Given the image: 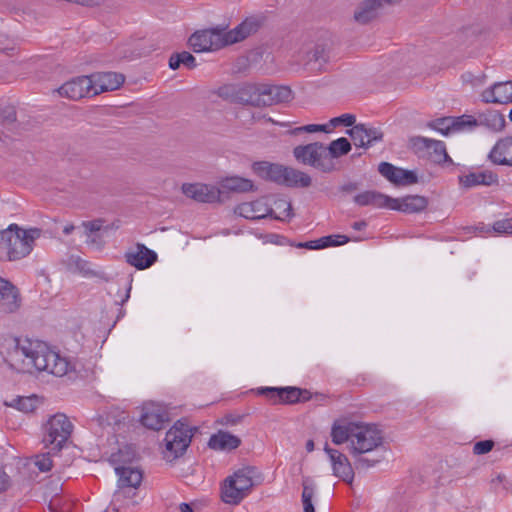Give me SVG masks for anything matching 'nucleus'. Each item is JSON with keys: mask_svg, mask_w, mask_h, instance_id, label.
<instances>
[{"mask_svg": "<svg viewBox=\"0 0 512 512\" xmlns=\"http://www.w3.org/2000/svg\"><path fill=\"white\" fill-rule=\"evenodd\" d=\"M221 188L225 191L244 193L254 190V184L250 179L232 176L221 182Z\"/></svg>", "mask_w": 512, "mask_h": 512, "instance_id": "nucleus-36", "label": "nucleus"}, {"mask_svg": "<svg viewBox=\"0 0 512 512\" xmlns=\"http://www.w3.org/2000/svg\"><path fill=\"white\" fill-rule=\"evenodd\" d=\"M311 177L297 169L287 167L282 185L287 187H301L306 188L311 185Z\"/></svg>", "mask_w": 512, "mask_h": 512, "instance_id": "nucleus-34", "label": "nucleus"}, {"mask_svg": "<svg viewBox=\"0 0 512 512\" xmlns=\"http://www.w3.org/2000/svg\"><path fill=\"white\" fill-rule=\"evenodd\" d=\"M299 132H307V133H314V132H324V133H330L328 123L326 124H309L305 126L298 127L294 130V133Z\"/></svg>", "mask_w": 512, "mask_h": 512, "instance_id": "nucleus-50", "label": "nucleus"}, {"mask_svg": "<svg viewBox=\"0 0 512 512\" xmlns=\"http://www.w3.org/2000/svg\"><path fill=\"white\" fill-rule=\"evenodd\" d=\"M339 126L351 127L352 126V114H343L338 117H334L330 119L328 122L329 131L331 132L333 129ZM346 134L352 137V128H348L346 130Z\"/></svg>", "mask_w": 512, "mask_h": 512, "instance_id": "nucleus-43", "label": "nucleus"}, {"mask_svg": "<svg viewBox=\"0 0 512 512\" xmlns=\"http://www.w3.org/2000/svg\"><path fill=\"white\" fill-rule=\"evenodd\" d=\"M241 440L239 437L230 434L229 432L219 431L210 437L208 445L215 450H233L240 446Z\"/></svg>", "mask_w": 512, "mask_h": 512, "instance_id": "nucleus-31", "label": "nucleus"}, {"mask_svg": "<svg viewBox=\"0 0 512 512\" xmlns=\"http://www.w3.org/2000/svg\"><path fill=\"white\" fill-rule=\"evenodd\" d=\"M382 138L383 133L379 129L354 122V146L368 148L373 142L381 141Z\"/></svg>", "mask_w": 512, "mask_h": 512, "instance_id": "nucleus-29", "label": "nucleus"}, {"mask_svg": "<svg viewBox=\"0 0 512 512\" xmlns=\"http://www.w3.org/2000/svg\"><path fill=\"white\" fill-rule=\"evenodd\" d=\"M179 509L181 512H193L192 507L188 503H181Z\"/></svg>", "mask_w": 512, "mask_h": 512, "instance_id": "nucleus-61", "label": "nucleus"}, {"mask_svg": "<svg viewBox=\"0 0 512 512\" xmlns=\"http://www.w3.org/2000/svg\"><path fill=\"white\" fill-rule=\"evenodd\" d=\"M0 355L11 370L19 373L45 371L62 377L71 368L69 361L45 343L0 335Z\"/></svg>", "mask_w": 512, "mask_h": 512, "instance_id": "nucleus-1", "label": "nucleus"}, {"mask_svg": "<svg viewBox=\"0 0 512 512\" xmlns=\"http://www.w3.org/2000/svg\"><path fill=\"white\" fill-rule=\"evenodd\" d=\"M324 450L331 461L333 474L343 479L347 484L352 485V476H350L351 464L348 457L340 451L330 448L328 444L325 445Z\"/></svg>", "mask_w": 512, "mask_h": 512, "instance_id": "nucleus-21", "label": "nucleus"}, {"mask_svg": "<svg viewBox=\"0 0 512 512\" xmlns=\"http://www.w3.org/2000/svg\"><path fill=\"white\" fill-rule=\"evenodd\" d=\"M295 158L304 163L311 165L324 172L333 169V163L326 159V147L320 142L310 143L304 146H297L294 148Z\"/></svg>", "mask_w": 512, "mask_h": 512, "instance_id": "nucleus-8", "label": "nucleus"}, {"mask_svg": "<svg viewBox=\"0 0 512 512\" xmlns=\"http://www.w3.org/2000/svg\"><path fill=\"white\" fill-rule=\"evenodd\" d=\"M103 220L96 219L93 221L83 222L82 226L85 229V234H97L102 228Z\"/></svg>", "mask_w": 512, "mask_h": 512, "instance_id": "nucleus-54", "label": "nucleus"}, {"mask_svg": "<svg viewBox=\"0 0 512 512\" xmlns=\"http://www.w3.org/2000/svg\"><path fill=\"white\" fill-rule=\"evenodd\" d=\"M4 404L6 406L16 408L24 413H30L36 409L37 399L34 396L17 397L10 402L5 401Z\"/></svg>", "mask_w": 512, "mask_h": 512, "instance_id": "nucleus-40", "label": "nucleus"}, {"mask_svg": "<svg viewBox=\"0 0 512 512\" xmlns=\"http://www.w3.org/2000/svg\"><path fill=\"white\" fill-rule=\"evenodd\" d=\"M263 83H243L238 85L237 103L263 107Z\"/></svg>", "mask_w": 512, "mask_h": 512, "instance_id": "nucleus-26", "label": "nucleus"}, {"mask_svg": "<svg viewBox=\"0 0 512 512\" xmlns=\"http://www.w3.org/2000/svg\"><path fill=\"white\" fill-rule=\"evenodd\" d=\"M126 262L137 268L143 270L152 266L157 260V254L148 249L143 244H137L134 249H131L125 253Z\"/></svg>", "mask_w": 512, "mask_h": 512, "instance_id": "nucleus-19", "label": "nucleus"}, {"mask_svg": "<svg viewBox=\"0 0 512 512\" xmlns=\"http://www.w3.org/2000/svg\"><path fill=\"white\" fill-rule=\"evenodd\" d=\"M11 486V478L5 472L4 467L0 466V494L7 491Z\"/></svg>", "mask_w": 512, "mask_h": 512, "instance_id": "nucleus-56", "label": "nucleus"}, {"mask_svg": "<svg viewBox=\"0 0 512 512\" xmlns=\"http://www.w3.org/2000/svg\"><path fill=\"white\" fill-rule=\"evenodd\" d=\"M135 456L134 451L130 447H126L125 449H120L118 454H113L111 456L110 461L113 464L123 463L131 461V459Z\"/></svg>", "mask_w": 512, "mask_h": 512, "instance_id": "nucleus-48", "label": "nucleus"}, {"mask_svg": "<svg viewBox=\"0 0 512 512\" xmlns=\"http://www.w3.org/2000/svg\"><path fill=\"white\" fill-rule=\"evenodd\" d=\"M401 1L402 0H378V2L380 3V9H382L384 5H395L400 3Z\"/></svg>", "mask_w": 512, "mask_h": 512, "instance_id": "nucleus-59", "label": "nucleus"}, {"mask_svg": "<svg viewBox=\"0 0 512 512\" xmlns=\"http://www.w3.org/2000/svg\"><path fill=\"white\" fill-rule=\"evenodd\" d=\"M34 464L41 472L50 471L53 465L50 452L35 456Z\"/></svg>", "mask_w": 512, "mask_h": 512, "instance_id": "nucleus-49", "label": "nucleus"}, {"mask_svg": "<svg viewBox=\"0 0 512 512\" xmlns=\"http://www.w3.org/2000/svg\"><path fill=\"white\" fill-rule=\"evenodd\" d=\"M469 120H473L474 124H467L468 129H472L477 126H484L492 131H501L505 127L504 116L496 110H487L480 113L477 118L466 115Z\"/></svg>", "mask_w": 512, "mask_h": 512, "instance_id": "nucleus-24", "label": "nucleus"}, {"mask_svg": "<svg viewBox=\"0 0 512 512\" xmlns=\"http://www.w3.org/2000/svg\"><path fill=\"white\" fill-rule=\"evenodd\" d=\"M296 247L297 248L312 249V250L326 248L325 247V241H323L322 237L319 238V239H316V240H312V241H308V242H303V243H298V244H296Z\"/></svg>", "mask_w": 512, "mask_h": 512, "instance_id": "nucleus-55", "label": "nucleus"}, {"mask_svg": "<svg viewBox=\"0 0 512 512\" xmlns=\"http://www.w3.org/2000/svg\"><path fill=\"white\" fill-rule=\"evenodd\" d=\"M306 450L308 452H312L314 450V441L313 440H308L306 442Z\"/></svg>", "mask_w": 512, "mask_h": 512, "instance_id": "nucleus-64", "label": "nucleus"}, {"mask_svg": "<svg viewBox=\"0 0 512 512\" xmlns=\"http://www.w3.org/2000/svg\"><path fill=\"white\" fill-rule=\"evenodd\" d=\"M460 184L465 188H471L478 185L491 186L499 182L498 175L491 170L471 172L459 177Z\"/></svg>", "mask_w": 512, "mask_h": 512, "instance_id": "nucleus-30", "label": "nucleus"}, {"mask_svg": "<svg viewBox=\"0 0 512 512\" xmlns=\"http://www.w3.org/2000/svg\"><path fill=\"white\" fill-rule=\"evenodd\" d=\"M192 429L182 420H178L166 433V450L173 458L181 456L191 443Z\"/></svg>", "mask_w": 512, "mask_h": 512, "instance_id": "nucleus-10", "label": "nucleus"}, {"mask_svg": "<svg viewBox=\"0 0 512 512\" xmlns=\"http://www.w3.org/2000/svg\"><path fill=\"white\" fill-rule=\"evenodd\" d=\"M495 165L512 167V137H504L496 142L488 154Z\"/></svg>", "mask_w": 512, "mask_h": 512, "instance_id": "nucleus-27", "label": "nucleus"}, {"mask_svg": "<svg viewBox=\"0 0 512 512\" xmlns=\"http://www.w3.org/2000/svg\"><path fill=\"white\" fill-rule=\"evenodd\" d=\"M44 430L43 443L50 447V452L57 453L70 438L73 424L65 414L57 413L49 418Z\"/></svg>", "mask_w": 512, "mask_h": 512, "instance_id": "nucleus-6", "label": "nucleus"}, {"mask_svg": "<svg viewBox=\"0 0 512 512\" xmlns=\"http://www.w3.org/2000/svg\"><path fill=\"white\" fill-rule=\"evenodd\" d=\"M57 92L61 97L70 100H79L87 96H93V79L89 76L73 78L60 86Z\"/></svg>", "mask_w": 512, "mask_h": 512, "instance_id": "nucleus-11", "label": "nucleus"}, {"mask_svg": "<svg viewBox=\"0 0 512 512\" xmlns=\"http://www.w3.org/2000/svg\"><path fill=\"white\" fill-rule=\"evenodd\" d=\"M188 44L195 53L215 51L229 45L225 28L219 27L196 31L190 36Z\"/></svg>", "mask_w": 512, "mask_h": 512, "instance_id": "nucleus-7", "label": "nucleus"}, {"mask_svg": "<svg viewBox=\"0 0 512 512\" xmlns=\"http://www.w3.org/2000/svg\"><path fill=\"white\" fill-rule=\"evenodd\" d=\"M281 393V388L278 387H260L257 389V394L266 396L273 404L280 403Z\"/></svg>", "mask_w": 512, "mask_h": 512, "instance_id": "nucleus-46", "label": "nucleus"}, {"mask_svg": "<svg viewBox=\"0 0 512 512\" xmlns=\"http://www.w3.org/2000/svg\"><path fill=\"white\" fill-rule=\"evenodd\" d=\"M503 479H504V476L501 475V474H498L495 478H493L491 480V484L492 485H497V484L501 483L503 481Z\"/></svg>", "mask_w": 512, "mask_h": 512, "instance_id": "nucleus-62", "label": "nucleus"}, {"mask_svg": "<svg viewBox=\"0 0 512 512\" xmlns=\"http://www.w3.org/2000/svg\"><path fill=\"white\" fill-rule=\"evenodd\" d=\"M87 243L101 248L104 244L103 238L99 234H87Z\"/></svg>", "mask_w": 512, "mask_h": 512, "instance_id": "nucleus-57", "label": "nucleus"}, {"mask_svg": "<svg viewBox=\"0 0 512 512\" xmlns=\"http://www.w3.org/2000/svg\"><path fill=\"white\" fill-rule=\"evenodd\" d=\"M467 124H474L473 120H469L466 115L459 117H443L431 121L428 126L441 134L447 136L453 132L463 131L467 128Z\"/></svg>", "mask_w": 512, "mask_h": 512, "instance_id": "nucleus-22", "label": "nucleus"}, {"mask_svg": "<svg viewBox=\"0 0 512 512\" xmlns=\"http://www.w3.org/2000/svg\"><path fill=\"white\" fill-rule=\"evenodd\" d=\"M410 143L420 157H427L431 162L437 164L452 163L444 142L440 140L416 136L411 138Z\"/></svg>", "mask_w": 512, "mask_h": 512, "instance_id": "nucleus-9", "label": "nucleus"}, {"mask_svg": "<svg viewBox=\"0 0 512 512\" xmlns=\"http://www.w3.org/2000/svg\"><path fill=\"white\" fill-rule=\"evenodd\" d=\"M388 195L376 191H366L354 197V202L361 206L371 205L376 208H386Z\"/></svg>", "mask_w": 512, "mask_h": 512, "instance_id": "nucleus-35", "label": "nucleus"}, {"mask_svg": "<svg viewBox=\"0 0 512 512\" xmlns=\"http://www.w3.org/2000/svg\"><path fill=\"white\" fill-rule=\"evenodd\" d=\"M351 150V144L347 138L341 137L332 141L326 147V159L332 161L333 158H338L347 154Z\"/></svg>", "mask_w": 512, "mask_h": 512, "instance_id": "nucleus-37", "label": "nucleus"}, {"mask_svg": "<svg viewBox=\"0 0 512 512\" xmlns=\"http://www.w3.org/2000/svg\"><path fill=\"white\" fill-rule=\"evenodd\" d=\"M383 439V432L376 424L354 421V470L361 472L380 462V458H368L363 454L377 449Z\"/></svg>", "mask_w": 512, "mask_h": 512, "instance_id": "nucleus-2", "label": "nucleus"}, {"mask_svg": "<svg viewBox=\"0 0 512 512\" xmlns=\"http://www.w3.org/2000/svg\"><path fill=\"white\" fill-rule=\"evenodd\" d=\"M494 447V441L492 440H483L476 442L473 446V453L475 455H484L490 452Z\"/></svg>", "mask_w": 512, "mask_h": 512, "instance_id": "nucleus-52", "label": "nucleus"}, {"mask_svg": "<svg viewBox=\"0 0 512 512\" xmlns=\"http://www.w3.org/2000/svg\"><path fill=\"white\" fill-rule=\"evenodd\" d=\"M21 305L18 289L9 281L0 278V312L14 313Z\"/></svg>", "mask_w": 512, "mask_h": 512, "instance_id": "nucleus-18", "label": "nucleus"}, {"mask_svg": "<svg viewBox=\"0 0 512 512\" xmlns=\"http://www.w3.org/2000/svg\"><path fill=\"white\" fill-rule=\"evenodd\" d=\"M428 206V199L420 195H407L400 198L388 196L386 208L407 214L419 213Z\"/></svg>", "mask_w": 512, "mask_h": 512, "instance_id": "nucleus-14", "label": "nucleus"}, {"mask_svg": "<svg viewBox=\"0 0 512 512\" xmlns=\"http://www.w3.org/2000/svg\"><path fill=\"white\" fill-rule=\"evenodd\" d=\"M235 212L246 219H261L267 216H273V209L268 206L264 199H258L252 202H245L238 205Z\"/></svg>", "mask_w": 512, "mask_h": 512, "instance_id": "nucleus-23", "label": "nucleus"}, {"mask_svg": "<svg viewBox=\"0 0 512 512\" xmlns=\"http://www.w3.org/2000/svg\"><path fill=\"white\" fill-rule=\"evenodd\" d=\"M182 192L188 198L200 203L220 202L221 189L203 183H185Z\"/></svg>", "mask_w": 512, "mask_h": 512, "instance_id": "nucleus-12", "label": "nucleus"}, {"mask_svg": "<svg viewBox=\"0 0 512 512\" xmlns=\"http://www.w3.org/2000/svg\"><path fill=\"white\" fill-rule=\"evenodd\" d=\"M115 472L118 475V488L113 494L111 505L113 510L118 511L122 502L135 496V490L141 484L143 475L139 469L125 465L116 466Z\"/></svg>", "mask_w": 512, "mask_h": 512, "instance_id": "nucleus-5", "label": "nucleus"}, {"mask_svg": "<svg viewBox=\"0 0 512 512\" xmlns=\"http://www.w3.org/2000/svg\"><path fill=\"white\" fill-rule=\"evenodd\" d=\"M256 468L245 466L228 476L221 488V498L226 504H239L252 490Z\"/></svg>", "mask_w": 512, "mask_h": 512, "instance_id": "nucleus-4", "label": "nucleus"}, {"mask_svg": "<svg viewBox=\"0 0 512 512\" xmlns=\"http://www.w3.org/2000/svg\"><path fill=\"white\" fill-rule=\"evenodd\" d=\"M365 226H366V222L365 221L354 222V230H361Z\"/></svg>", "mask_w": 512, "mask_h": 512, "instance_id": "nucleus-63", "label": "nucleus"}, {"mask_svg": "<svg viewBox=\"0 0 512 512\" xmlns=\"http://www.w3.org/2000/svg\"><path fill=\"white\" fill-rule=\"evenodd\" d=\"M323 241H325V247L330 246H340L350 242L351 238L344 234H333L328 236H323Z\"/></svg>", "mask_w": 512, "mask_h": 512, "instance_id": "nucleus-47", "label": "nucleus"}, {"mask_svg": "<svg viewBox=\"0 0 512 512\" xmlns=\"http://www.w3.org/2000/svg\"><path fill=\"white\" fill-rule=\"evenodd\" d=\"M168 413L163 406L154 402H146L142 406L140 422L151 430H161L168 422Z\"/></svg>", "mask_w": 512, "mask_h": 512, "instance_id": "nucleus-13", "label": "nucleus"}, {"mask_svg": "<svg viewBox=\"0 0 512 512\" xmlns=\"http://www.w3.org/2000/svg\"><path fill=\"white\" fill-rule=\"evenodd\" d=\"M302 504H303V512H315V507L312 502L314 496V483L309 477H304L302 480Z\"/></svg>", "mask_w": 512, "mask_h": 512, "instance_id": "nucleus-38", "label": "nucleus"}, {"mask_svg": "<svg viewBox=\"0 0 512 512\" xmlns=\"http://www.w3.org/2000/svg\"><path fill=\"white\" fill-rule=\"evenodd\" d=\"M352 434V420L348 417L337 419L331 429L332 442L336 445L347 442Z\"/></svg>", "mask_w": 512, "mask_h": 512, "instance_id": "nucleus-32", "label": "nucleus"}, {"mask_svg": "<svg viewBox=\"0 0 512 512\" xmlns=\"http://www.w3.org/2000/svg\"><path fill=\"white\" fill-rule=\"evenodd\" d=\"M293 98L292 90L288 86H278L263 83L262 104L272 106L289 102Z\"/></svg>", "mask_w": 512, "mask_h": 512, "instance_id": "nucleus-25", "label": "nucleus"}, {"mask_svg": "<svg viewBox=\"0 0 512 512\" xmlns=\"http://www.w3.org/2000/svg\"><path fill=\"white\" fill-rule=\"evenodd\" d=\"M220 98L237 103L238 85L227 84L213 91Z\"/></svg>", "mask_w": 512, "mask_h": 512, "instance_id": "nucleus-44", "label": "nucleus"}, {"mask_svg": "<svg viewBox=\"0 0 512 512\" xmlns=\"http://www.w3.org/2000/svg\"><path fill=\"white\" fill-rule=\"evenodd\" d=\"M492 230L495 233L512 234V218L496 221L492 226Z\"/></svg>", "mask_w": 512, "mask_h": 512, "instance_id": "nucleus-51", "label": "nucleus"}, {"mask_svg": "<svg viewBox=\"0 0 512 512\" xmlns=\"http://www.w3.org/2000/svg\"><path fill=\"white\" fill-rule=\"evenodd\" d=\"M281 400L282 404H294L301 401V388L297 387H281Z\"/></svg>", "mask_w": 512, "mask_h": 512, "instance_id": "nucleus-42", "label": "nucleus"}, {"mask_svg": "<svg viewBox=\"0 0 512 512\" xmlns=\"http://www.w3.org/2000/svg\"><path fill=\"white\" fill-rule=\"evenodd\" d=\"M311 399V393L306 389H301V401L305 402Z\"/></svg>", "mask_w": 512, "mask_h": 512, "instance_id": "nucleus-60", "label": "nucleus"}, {"mask_svg": "<svg viewBox=\"0 0 512 512\" xmlns=\"http://www.w3.org/2000/svg\"><path fill=\"white\" fill-rule=\"evenodd\" d=\"M4 112L6 113L4 120L7 123H13L16 121V113L12 108H9V109L5 110Z\"/></svg>", "mask_w": 512, "mask_h": 512, "instance_id": "nucleus-58", "label": "nucleus"}, {"mask_svg": "<svg viewBox=\"0 0 512 512\" xmlns=\"http://www.w3.org/2000/svg\"><path fill=\"white\" fill-rule=\"evenodd\" d=\"M276 209L280 210L279 214L273 216L278 220H286L293 217L292 205L284 199L275 202Z\"/></svg>", "mask_w": 512, "mask_h": 512, "instance_id": "nucleus-45", "label": "nucleus"}, {"mask_svg": "<svg viewBox=\"0 0 512 512\" xmlns=\"http://www.w3.org/2000/svg\"><path fill=\"white\" fill-rule=\"evenodd\" d=\"M181 64L189 69H193L196 67V59L191 53L187 51L172 54L169 59V67L172 70H176L180 67Z\"/></svg>", "mask_w": 512, "mask_h": 512, "instance_id": "nucleus-39", "label": "nucleus"}, {"mask_svg": "<svg viewBox=\"0 0 512 512\" xmlns=\"http://www.w3.org/2000/svg\"><path fill=\"white\" fill-rule=\"evenodd\" d=\"M286 166L273 164L267 161L255 162L252 165L253 171L261 178L282 185Z\"/></svg>", "mask_w": 512, "mask_h": 512, "instance_id": "nucleus-28", "label": "nucleus"}, {"mask_svg": "<svg viewBox=\"0 0 512 512\" xmlns=\"http://www.w3.org/2000/svg\"><path fill=\"white\" fill-rule=\"evenodd\" d=\"M328 60V52L322 44H307L298 55V62L311 66L313 69H320Z\"/></svg>", "mask_w": 512, "mask_h": 512, "instance_id": "nucleus-16", "label": "nucleus"}, {"mask_svg": "<svg viewBox=\"0 0 512 512\" xmlns=\"http://www.w3.org/2000/svg\"><path fill=\"white\" fill-rule=\"evenodd\" d=\"M379 173L395 185H399L401 182V174L399 171H403L402 168L396 167L388 162H381L378 166Z\"/></svg>", "mask_w": 512, "mask_h": 512, "instance_id": "nucleus-41", "label": "nucleus"}, {"mask_svg": "<svg viewBox=\"0 0 512 512\" xmlns=\"http://www.w3.org/2000/svg\"><path fill=\"white\" fill-rule=\"evenodd\" d=\"M93 79L92 95H98L105 91H113L118 89L125 80L121 73L101 72L90 76Z\"/></svg>", "mask_w": 512, "mask_h": 512, "instance_id": "nucleus-20", "label": "nucleus"}, {"mask_svg": "<svg viewBox=\"0 0 512 512\" xmlns=\"http://www.w3.org/2000/svg\"><path fill=\"white\" fill-rule=\"evenodd\" d=\"M41 235V230L32 228L20 229L16 224L0 231V259L8 261L20 260L33 249L34 241Z\"/></svg>", "mask_w": 512, "mask_h": 512, "instance_id": "nucleus-3", "label": "nucleus"}, {"mask_svg": "<svg viewBox=\"0 0 512 512\" xmlns=\"http://www.w3.org/2000/svg\"><path fill=\"white\" fill-rule=\"evenodd\" d=\"M380 3L378 0H367L364 1L359 7L356 13H354V20L366 24L376 19L380 13Z\"/></svg>", "mask_w": 512, "mask_h": 512, "instance_id": "nucleus-33", "label": "nucleus"}, {"mask_svg": "<svg viewBox=\"0 0 512 512\" xmlns=\"http://www.w3.org/2000/svg\"><path fill=\"white\" fill-rule=\"evenodd\" d=\"M481 100L485 103L508 104L512 102V80L496 82L483 90Z\"/></svg>", "mask_w": 512, "mask_h": 512, "instance_id": "nucleus-17", "label": "nucleus"}, {"mask_svg": "<svg viewBox=\"0 0 512 512\" xmlns=\"http://www.w3.org/2000/svg\"><path fill=\"white\" fill-rule=\"evenodd\" d=\"M399 173L401 174V182L399 183L401 186L412 185L418 182V177L413 171L403 169Z\"/></svg>", "mask_w": 512, "mask_h": 512, "instance_id": "nucleus-53", "label": "nucleus"}, {"mask_svg": "<svg viewBox=\"0 0 512 512\" xmlns=\"http://www.w3.org/2000/svg\"><path fill=\"white\" fill-rule=\"evenodd\" d=\"M263 19L260 16H250L237 25L234 29L226 32V42L234 44L255 34L262 26Z\"/></svg>", "mask_w": 512, "mask_h": 512, "instance_id": "nucleus-15", "label": "nucleus"}]
</instances>
